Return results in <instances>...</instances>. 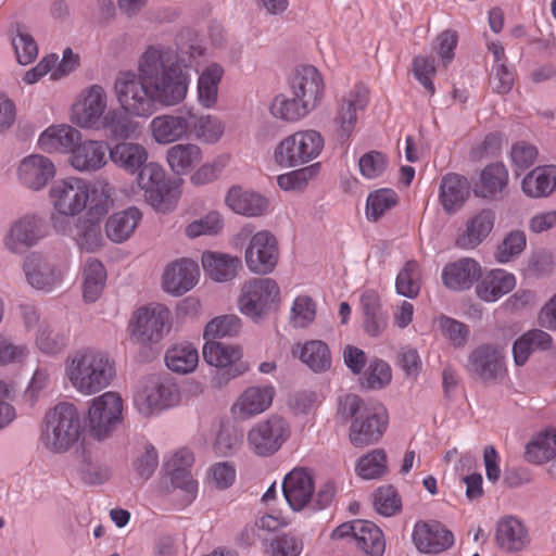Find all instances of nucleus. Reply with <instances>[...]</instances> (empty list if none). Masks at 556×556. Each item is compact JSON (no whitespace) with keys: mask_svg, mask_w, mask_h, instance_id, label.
I'll use <instances>...</instances> for the list:
<instances>
[{"mask_svg":"<svg viewBox=\"0 0 556 556\" xmlns=\"http://www.w3.org/2000/svg\"><path fill=\"white\" fill-rule=\"evenodd\" d=\"M397 194L392 189H379L370 192L366 203V216L377 222L386 212L397 203Z\"/></svg>","mask_w":556,"mask_h":556,"instance_id":"54","label":"nucleus"},{"mask_svg":"<svg viewBox=\"0 0 556 556\" xmlns=\"http://www.w3.org/2000/svg\"><path fill=\"white\" fill-rule=\"evenodd\" d=\"M202 355L208 365L218 368L214 377L218 386L228 383L250 369L249 364L241 361L242 350L238 345L207 340L203 345Z\"/></svg>","mask_w":556,"mask_h":556,"instance_id":"8","label":"nucleus"},{"mask_svg":"<svg viewBox=\"0 0 556 556\" xmlns=\"http://www.w3.org/2000/svg\"><path fill=\"white\" fill-rule=\"evenodd\" d=\"M188 75L182 71L175 51L149 47L139 61L138 75L122 73L115 91L123 110L136 116H149L155 103L173 106L187 96Z\"/></svg>","mask_w":556,"mask_h":556,"instance_id":"1","label":"nucleus"},{"mask_svg":"<svg viewBox=\"0 0 556 556\" xmlns=\"http://www.w3.org/2000/svg\"><path fill=\"white\" fill-rule=\"evenodd\" d=\"M470 194L468 179L456 173H448L441 178L439 201L447 214L463 207Z\"/></svg>","mask_w":556,"mask_h":556,"instance_id":"30","label":"nucleus"},{"mask_svg":"<svg viewBox=\"0 0 556 556\" xmlns=\"http://www.w3.org/2000/svg\"><path fill=\"white\" fill-rule=\"evenodd\" d=\"M136 181L149 204L165 211L166 201L172 191L170 182L166 179V173L161 165L154 162L146 163L137 173Z\"/></svg>","mask_w":556,"mask_h":556,"instance_id":"16","label":"nucleus"},{"mask_svg":"<svg viewBox=\"0 0 556 556\" xmlns=\"http://www.w3.org/2000/svg\"><path fill=\"white\" fill-rule=\"evenodd\" d=\"M364 330L371 337L380 336L388 326V314L383 311L379 294L366 290L361 296Z\"/></svg>","mask_w":556,"mask_h":556,"instance_id":"37","label":"nucleus"},{"mask_svg":"<svg viewBox=\"0 0 556 556\" xmlns=\"http://www.w3.org/2000/svg\"><path fill=\"white\" fill-rule=\"evenodd\" d=\"M123 401L114 392H105L92 400L88 410L89 433L101 441L121 422Z\"/></svg>","mask_w":556,"mask_h":556,"instance_id":"10","label":"nucleus"},{"mask_svg":"<svg viewBox=\"0 0 556 556\" xmlns=\"http://www.w3.org/2000/svg\"><path fill=\"white\" fill-rule=\"evenodd\" d=\"M274 395L275 389L271 386L250 387L238 397L231 412L241 420L249 419L269 408Z\"/></svg>","mask_w":556,"mask_h":556,"instance_id":"24","label":"nucleus"},{"mask_svg":"<svg viewBox=\"0 0 556 556\" xmlns=\"http://www.w3.org/2000/svg\"><path fill=\"white\" fill-rule=\"evenodd\" d=\"M202 265L213 280L224 282L235 278L241 261L228 254L205 252L202 255Z\"/></svg>","mask_w":556,"mask_h":556,"instance_id":"41","label":"nucleus"},{"mask_svg":"<svg viewBox=\"0 0 556 556\" xmlns=\"http://www.w3.org/2000/svg\"><path fill=\"white\" fill-rule=\"evenodd\" d=\"M170 327L169 309L159 304L139 307L129 321L128 330L132 341L148 344L160 342Z\"/></svg>","mask_w":556,"mask_h":556,"instance_id":"7","label":"nucleus"},{"mask_svg":"<svg viewBox=\"0 0 556 556\" xmlns=\"http://www.w3.org/2000/svg\"><path fill=\"white\" fill-rule=\"evenodd\" d=\"M199 362L198 350L190 343L172 346L165 354L166 366L175 372L188 374L194 370Z\"/></svg>","mask_w":556,"mask_h":556,"instance_id":"45","label":"nucleus"},{"mask_svg":"<svg viewBox=\"0 0 556 556\" xmlns=\"http://www.w3.org/2000/svg\"><path fill=\"white\" fill-rule=\"evenodd\" d=\"M280 289L271 278H252L241 287L239 307L242 314L258 321L279 302Z\"/></svg>","mask_w":556,"mask_h":556,"instance_id":"5","label":"nucleus"},{"mask_svg":"<svg viewBox=\"0 0 556 556\" xmlns=\"http://www.w3.org/2000/svg\"><path fill=\"white\" fill-rule=\"evenodd\" d=\"M369 100L368 88L358 83L344 97L339 105L334 122L340 126V138L348 139L357 121V111L364 110Z\"/></svg>","mask_w":556,"mask_h":556,"instance_id":"21","label":"nucleus"},{"mask_svg":"<svg viewBox=\"0 0 556 556\" xmlns=\"http://www.w3.org/2000/svg\"><path fill=\"white\" fill-rule=\"evenodd\" d=\"M111 161L128 174H136L148 161L147 149L137 142L122 141L108 147Z\"/></svg>","mask_w":556,"mask_h":556,"instance_id":"34","label":"nucleus"},{"mask_svg":"<svg viewBox=\"0 0 556 556\" xmlns=\"http://www.w3.org/2000/svg\"><path fill=\"white\" fill-rule=\"evenodd\" d=\"M27 282L35 289L50 291L61 281V273L38 253H31L24 262Z\"/></svg>","mask_w":556,"mask_h":556,"instance_id":"28","label":"nucleus"},{"mask_svg":"<svg viewBox=\"0 0 556 556\" xmlns=\"http://www.w3.org/2000/svg\"><path fill=\"white\" fill-rule=\"evenodd\" d=\"M374 507L378 514L390 517L402 508V501L395 489H377L374 494Z\"/></svg>","mask_w":556,"mask_h":556,"instance_id":"63","label":"nucleus"},{"mask_svg":"<svg viewBox=\"0 0 556 556\" xmlns=\"http://www.w3.org/2000/svg\"><path fill=\"white\" fill-rule=\"evenodd\" d=\"M189 135L207 143L218 141L224 132V127L217 118L210 115L199 116L192 110H189Z\"/></svg>","mask_w":556,"mask_h":556,"instance_id":"49","label":"nucleus"},{"mask_svg":"<svg viewBox=\"0 0 556 556\" xmlns=\"http://www.w3.org/2000/svg\"><path fill=\"white\" fill-rule=\"evenodd\" d=\"M45 222L36 216H24L13 224L5 237V247L13 253H24L46 236Z\"/></svg>","mask_w":556,"mask_h":556,"instance_id":"18","label":"nucleus"},{"mask_svg":"<svg viewBox=\"0 0 556 556\" xmlns=\"http://www.w3.org/2000/svg\"><path fill=\"white\" fill-rule=\"evenodd\" d=\"M421 269L415 260L407 261L396 276V292L408 299L416 298L420 292Z\"/></svg>","mask_w":556,"mask_h":556,"instance_id":"52","label":"nucleus"},{"mask_svg":"<svg viewBox=\"0 0 556 556\" xmlns=\"http://www.w3.org/2000/svg\"><path fill=\"white\" fill-rule=\"evenodd\" d=\"M225 203L236 214L248 217L262 216L269 207L267 198L255 191L244 190L238 185L229 188L225 197Z\"/></svg>","mask_w":556,"mask_h":556,"instance_id":"25","label":"nucleus"},{"mask_svg":"<svg viewBox=\"0 0 556 556\" xmlns=\"http://www.w3.org/2000/svg\"><path fill=\"white\" fill-rule=\"evenodd\" d=\"M37 346L46 354H56L66 346V337L47 325L40 326L36 338Z\"/></svg>","mask_w":556,"mask_h":556,"instance_id":"62","label":"nucleus"},{"mask_svg":"<svg viewBox=\"0 0 556 556\" xmlns=\"http://www.w3.org/2000/svg\"><path fill=\"white\" fill-rule=\"evenodd\" d=\"M412 541L420 553L439 554L452 547L454 535L437 520H419L414 525Z\"/></svg>","mask_w":556,"mask_h":556,"instance_id":"15","label":"nucleus"},{"mask_svg":"<svg viewBox=\"0 0 556 556\" xmlns=\"http://www.w3.org/2000/svg\"><path fill=\"white\" fill-rule=\"evenodd\" d=\"M391 368L382 359L375 358L370 362L368 368L364 372L361 386L368 390H379L388 386L391 381Z\"/></svg>","mask_w":556,"mask_h":556,"instance_id":"57","label":"nucleus"},{"mask_svg":"<svg viewBox=\"0 0 556 556\" xmlns=\"http://www.w3.org/2000/svg\"><path fill=\"white\" fill-rule=\"evenodd\" d=\"M508 185V170L503 163H491L480 173L473 194L486 200L501 199Z\"/></svg>","mask_w":556,"mask_h":556,"instance_id":"31","label":"nucleus"},{"mask_svg":"<svg viewBox=\"0 0 556 556\" xmlns=\"http://www.w3.org/2000/svg\"><path fill=\"white\" fill-rule=\"evenodd\" d=\"M224 227V222L222 215L212 211L207 213L204 217L193 220L190 223L185 230V233L188 238H197L203 235L214 236L217 235Z\"/></svg>","mask_w":556,"mask_h":556,"instance_id":"60","label":"nucleus"},{"mask_svg":"<svg viewBox=\"0 0 556 556\" xmlns=\"http://www.w3.org/2000/svg\"><path fill=\"white\" fill-rule=\"evenodd\" d=\"M361 174L367 179H375L383 174L388 166V157L379 151H369L358 161Z\"/></svg>","mask_w":556,"mask_h":556,"instance_id":"64","label":"nucleus"},{"mask_svg":"<svg viewBox=\"0 0 556 556\" xmlns=\"http://www.w3.org/2000/svg\"><path fill=\"white\" fill-rule=\"evenodd\" d=\"M180 392L178 386L169 378L150 377L142 390L135 395L139 410L150 415L178 404Z\"/></svg>","mask_w":556,"mask_h":556,"instance_id":"12","label":"nucleus"},{"mask_svg":"<svg viewBox=\"0 0 556 556\" xmlns=\"http://www.w3.org/2000/svg\"><path fill=\"white\" fill-rule=\"evenodd\" d=\"M248 268L260 275L271 273L279 260V248L276 237L268 230H261L252 236L245 249Z\"/></svg>","mask_w":556,"mask_h":556,"instance_id":"14","label":"nucleus"},{"mask_svg":"<svg viewBox=\"0 0 556 556\" xmlns=\"http://www.w3.org/2000/svg\"><path fill=\"white\" fill-rule=\"evenodd\" d=\"M83 295L86 302L98 300L104 288L106 271L98 260H90L84 269Z\"/></svg>","mask_w":556,"mask_h":556,"instance_id":"50","label":"nucleus"},{"mask_svg":"<svg viewBox=\"0 0 556 556\" xmlns=\"http://www.w3.org/2000/svg\"><path fill=\"white\" fill-rule=\"evenodd\" d=\"M81 139L78 129L70 125H55L47 128L39 137L38 143L41 150L48 153L71 152Z\"/></svg>","mask_w":556,"mask_h":556,"instance_id":"33","label":"nucleus"},{"mask_svg":"<svg viewBox=\"0 0 556 556\" xmlns=\"http://www.w3.org/2000/svg\"><path fill=\"white\" fill-rule=\"evenodd\" d=\"M88 185L77 178L55 181L50 189V199L55 211L63 216H75L88 204Z\"/></svg>","mask_w":556,"mask_h":556,"instance_id":"13","label":"nucleus"},{"mask_svg":"<svg viewBox=\"0 0 556 556\" xmlns=\"http://www.w3.org/2000/svg\"><path fill=\"white\" fill-rule=\"evenodd\" d=\"M127 114L125 111H109L94 128L102 129L108 138L127 139L135 131V124Z\"/></svg>","mask_w":556,"mask_h":556,"instance_id":"48","label":"nucleus"},{"mask_svg":"<svg viewBox=\"0 0 556 556\" xmlns=\"http://www.w3.org/2000/svg\"><path fill=\"white\" fill-rule=\"evenodd\" d=\"M115 363L104 352L86 349L66 359V376L83 394H94L110 386L115 377Z\"/></svg>","mask_w":556,"mask_h":556,"instance_id":"3","label":"nucleus"},{"mask_svg":"<svg viewBox=\"0 0 556 556\" xmlns=\"http://www.w3.org/2000/svg\"><path fill=\"white\" fill-rule=\"evenodd\" d=\"M481 277V267L477 261L463 257L448 263L442 270L443 283L451 290H468Z\"/></svg>","mask_w":556,"mask_h":556,"instance_id":"26","label":"nucleus"},{"mask_svg":"<svg viewBox=\"0 0 556 556\" xmlns=\"http://www.w3.org/2000/svg\"><path fill=\"white\" fill-rule=\"evenodd\" d=\"M454 469L459 483L466 486H482L483 477L479 471L478 460L470 452L459 454Z\"/></svg>","mask_w":556,"mask_h":556,"instance_id":"56","label":"nucleus"},{"mask_svg":"<svg viewBox=\"0 0 556 556\" xmlns=\"http://www.w3.org/2000/svg\"><path fill=\"white\" fill-rule=\"evenodd\" d=\"M140 219L141 213L137 207L113 214L105 224L108 238L118 243L127 240Z\"/></svg>","mask_w":556,"mask_h":556,"instance_id":"43","label":"nucleus"},{"mask_svg":"<svg viewBox=\"0 0 556 556\" xmlns=\"http://www.w3.org/2000/svg\"><path fill=\"white\" fill-rule=\"evenodd\" d=\"M525 457L533 464H543L556 457V430L539 433L527 444Z\"/></svg>","mask_w":556,"mask_h":556,"instance_id":"47","label":"nucleus"},{"mask_svg":"<svg viewBox=\"0 0 556 556\" xmlns=\"http://www.w3.org/2000/svg\"><path fill=\"white\" fill-rule=\"evenodd\" d=\"M241 328V320L236 315H225L212 319L204 329V337L210 339L233 337Z\"/></svg>","mask_w":556,"mask_h":556,"instance_id":"61","label":"nucleus"},{"mask_svg":"<svg viewBox=\"0 0 556 556\" xmlns=\"http://www.w3.org/2000/svg\"><path fill=\"white\" fill-rule=\"evenodd\" d=\"M354 541L365 556H382L386 548L383 533L374 522L362 520L357 523Z\"/></svg>","mask_w":556,"mask_h":556,"instance_id":"44","label":"nucleus"},{"mask_svg":"<svg viewBox=\"0 0 556 556\" xmlns=\"http://www.w3.org/2000/svg\"><path fill=\"white\" fill-rule=\"evenodd\" d=\"M290 87L292 94L305 103L312 110H315L320 103L325 85L321 74L313 65H304L295 70Z\"/></svg>","mask_w":556,"mask_h":556,"instance_id":"17","label":"nucleus"},{"mask_svg":"<svg viewBox=\"0 0 556 556\" xmlns=\"http://www.w3.org/2000/svg\"><path fill=\"white\" fill-rule=\"evenodd\" d=\"M311 111L313 110L295 96L292 98H286L283 94L276 96L270 105L271 114L287 122L299 121Z\"/></svg>","mask_w":556,"mask_h":556,"instance_id":"53","label":"nucleus"},{"mask_svg":"<svg viewBox=\"0 0 556 556\" xmlns=\"http://www.w3.org/2000/svg\"><path fill=\"white\" fill-rule=\"evenodd\" d=\"M199 273V266L194 261H175L164 270L163 289L173 295H181L195 286Z\"/></svg>","mask_w":556,"mask_h":556,"instance_id":"22","label":"nucleus"},{"mask_svg":"<svg viewBox=\"0 0 556 556\" xmlns=\"http://www.w3.org/2000/svg\"><path fill=\"white\" fill-rule=\"evenodd\" d=\"M106 108V96L99 85L91 86L81 103L74 106L73 121L80 127L94 128L103 117Z\"/></svg>","mask_w":556,"mask_h":556,"instance_id":"27","label":"nucleus"},{"mask_svg":"<svg viewBox=\"0 0 556 556\" xmlns=\"http://www.w3.org/2000/svg\"><path fill=\"white\" fill-rule=\"evenodd\" d=\"M74 239L81 251L89 253L98 251L104 242L101 224L91 218H79Z\"/></svg>","mask_w":556,"mask_h":556,"instance_id":"46","label":"nucleus"},{"mask_svg":"<svg viewBox=\"0 0 556 556\" xmlns=\"http://www.w3.org/2000/svg\"><path fill=\"white\" fill-rule=\"evenodd\" d=\"M108 147L102 141L79 140L70 156L72 166L80 172H91L105 165Z\"/></svg>","mask_w":556,"mask_h":556,"instance_id":"35","label":"nucleus"},{"mask_svg":"<svg viewBox=\"0 0 556 556\" xmlns=\"http://www.w3.org/2000/svg\"><path fill=\"white\" fill-rule=\"evenodd\" d=\"M320 169V164L315 163L300 169L292 170L277 177L278 186L286 191L302 190L309 180L314 179Z\"/></svg>","mask_w":556,"mask_h":556,"instance_id":"58","label":"nucleus"},{"mask_svg":"<svg viewBox=\"0 0 556 556\" xmlns=\"http://www.w3.org/2000/svg\"><path fill=\"white\" fill-rule=\"evenodd\" d=\"M294 355L314 372L320 374L331 368V353L329 346L321 340L307 341L296 344L292 350Z\"/></svg>","mask_w":556,"mask_h":556,"instance_id":"40","label":"nucleus"},{"mask_svg":"<svg viewBox=\"0 0 556 556\" xmlns=\"http://www.w3.org/2000/svg\"><path fill=\"white\" fill-rule=\"evenodd\" d=\"M516 286L513 274L504 269H493L485 274L476 287L478 298L485 302H495L509 293Z\"/></svg>","mask_w":556,"mask_h":556,"instance_id":"36","label":"nucleus"},{"mask_svg":"<svg viewBox=\"0 0 556 556\" xmlns=\"http://www.w3.org/2000/svg\"><path fill=\"white\" fill-rule=\"evenodd\" d=\"M290 437L286 419L271 415L254 425L248 432V445L257 456L269 457L276 454Z\"/></svg>","mask_w":556,"mask_h":556,"instance_id":"9","label":"nucleus"},{"mask_svg":"<svg viewBox=\"0 0 556 556\" xmlns=\"http://www.w3.org/2000/svg\"><path fill=\"white\" fill-rule=\"evenodd\" d=\"M337 417L343 424H351L349 439L355 447L377 443L388 426V414L382 405L366 403L352 393L339 400Z\"/></svg>","mask_w":556,"mask_h":556,"instance_id":"2","label":"nucleus"},{"mask_svg":"<svg viewBox=\"0 0 556 556\" xmlns=\"http://www.w3.org/2000/svg\"><path fill=\"white\" fill-rule=\"evenodd\" d=\"M495 213L483 208L471 217L466 229L457 237L456 245L460 249H475L490 235L494 227Z\"/></svg>","mask_w":556,"mask_h":556,"instance_id":"32","label":"nucleus"},{"mask_svg":"<svg viewBox=\"0 0 556 556\" xmlns=\"http://www.w3.org/2000/svg\"><path fill=\"white\" fill-rule=\"evenodd\" d=\"M80 419L72 403H59L45 416L42 442L53 452L67 451L79 438Z\"/></svg>","mask_w":556,"mask_h":556,"instance_id":"4","label":"nucleus"},{"mask_svg":"<svg viewBox=\"0 0 556 556\" xmlns=\"http://www.w3.org/2000/svg\"><path fill=\"white\" fill-rule=\"evenodd\" d=\"M282 494L293 510H301L305 507L323 509L327 507L334 496V489H281Z\"/></svg>","mask_w":556,"mask_h":556,"instance_id":"39","label":"nucleus"},{"mask_svg":"<svg viewBox=\"0 0 556 556\" xmlns=\"http://www.w3.org/2000/svg\"><path fill=\"white\" fill-rule=\"evenodd\" d=\"M324 148V138L316 130L296 131L275 149V160L280 166L295 167L316 159Z\"/></svg>","mask_w":556,"mask_h":556,"instance_id":"6","label":"nucleus"},{"mask_svg":"<svg viewBox=\"0 0 556 556\" xmlns=\"http://www.w3.org/2000/svg\"><path fill=\"white\" fill-rule=\"evenodd\" d=\"M522 191L530 198L548 197L556 190V166H538L528 173L521 182Z\"/></svg>","mask_w":556,"mask_h":556,"instance_id":"38","label":"nucleus"},{"mask_svg":"<svg viewBox=\"0 0 556 556\" xmlns=\"http://www.w3.org/2000/svg\"><path fill=\"white\" fill-rule=\"evenodd\" d=\"M495 541L501 549L519 553L530 545L531 536L523 521L514 516H504L496 523Z\"/></svg>","mask_w":556,"mask_h":556,"instance_id":"20","label":"nucleus"},{"mask_svg":"<svg viewBox=\"0 0 556 556\" xmlns=\"http://www.w3.org/2000/svg\"><path fill=\"white\" fill-rule=\"evenodd\" d=\"M193 464V453L186 447L179 448L164 458L162 477L172 486H198L192 475Z\"/></svg>","mask_w":556,"mask_h":556,"instance_id":"19","label":"nucleus"},{"mask_svg":"<svg viewBox=\"0 0 556 556\" xmlns=\"http://www.w3.org/2000/svg\"><path fill=\"white\" fill-rule=\"evenodd\" d=\"M55 168L46 156L34 154L25 157L18 166V177L23 185L33 190H40L53 178Z\"/></svg>","mask_w":556,"mask_h":556,"instance_id":"29","label":"nucleus"},{"mask_svg":"<svg viewBox=\"0 0 556 556\" xmlns=\"http://www.w3.org/2000/svg\"><path fill=\"white\" fill-rule=\"evenodd\" d=\"M356 471L359 477L367 480L380 478L387 473L388 465L384 450L376 448L361 457L356 466Z\"/></svg>","mask_w":556,"mask_h":556,"instance_id":"55","label":"nucleus"},{"mask_svg":"<svg viewBox=\"0 0 556 556\" xmlns=\"http://www.w3.org/2000/svg\"><path fill=\"white\" fill-rule=\"evenodd\" d=\"M166 159L174 173L185 175L200 164L202 151L193 143H178L167 150Z\"/></svg>","mask_w":556,"mask_h":556,"instance_id":"42","label":"nucleus"},{"mask_svg":"<svg viewBox=\"0 0 556 556\" xmlns=\"http://www.w3.org/2000/svg\"><path fill=\"white\" fill-rule=\"evenodd\" d=\"M12 45L20 64L27 65L31 63L38 54V46L35 39L21 24L16 25V36L12 38Z\"/></svg>","mask_w":556,"mask_h":556,"instance_id":"59","label":"nucleus"},{"mask_svg":"<svg viewBox=\"0 0 556 556\" xmlns=\"http://www.w3.org/2000/svg\"><path fill=\"white\" fill-rule=\"evenodd\" d=\"M189 110L180 109L175 114L156 116L151 122L153 138L159 143H170L189 136Z\"/></svg>","mask_w":556,"mask_h":556,"instance_id":"23","label":"nucleus"},{"mask_svg":"<svg viewBox=\"0 0 556 556\" xmlns=\"http://www.w3.org/2000/svg\"><path fill=\"white\" fill-rule=\"evenodd\" d=\"M466 368L473 379L495 383L506 375L504 353L495 344H481L470 352Z\"/></svg>","mask_w":556,"mask_h":556,"instance_id":"11","label":"nucleus"},{"mask_svg":"<svg viewBox=\"0 0 556 556\" xmlns=\"http://www.w3.org/2000/svg\"><path fill=\"white\" fill-rule=\"evenodd\" d=\"M222 76L223 68L214 64L208 66L199 77L198 99L204 108H211L216 103Z\"/></svg>","mask_w":556,"mask_h":556,"instance_id":"51","label":"nucleus"}]
</instances>
